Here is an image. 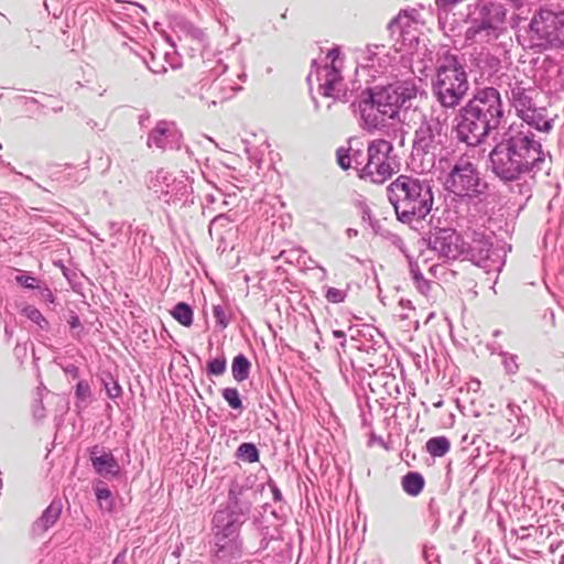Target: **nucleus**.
I'll use <instances>...</instances> for the list:
<instances>
[{
  "label": "nucleus",
  "instance_id": "6e6552de",
  "mask_svg": "<svg viewBox=\"0 0 564 564\" xmlns=\"http://www.w3.org/2000/svg\"><path fill=\"white\" fill-rule=\"evenodd\" d=\"M447 120V112L436 107L422 117L412 141L413 158L426 159L433 165L436 154L444 149L448 139Z\"/></svg>",
  "mask_w": 564,
  "mask_h": 564
},
{
  "label": "nucleus",
  "instance_id": "f8f14e48",
  "mask_svg": "<svg viewBox=\"0 0 564 564\" xmlns=\"http://www.w3.org/2000/svg\"><path fill=\"white\" fill-rule=\"evenodd\" d=\"M110 14L115 28L129 39L148 29L147 10L137 2L117 0L110 7Z\"/></svg>",
  "mask_w": 564,
  "mask_h": 564
},
{
  "label": "nucleus",
  "instance_id": "c03bdc74",
  "mask_svg": "<svg viewBox=\"0 0 564 564\" xmlns=\"http://www.w3.org/2000/svg\"><path fill=\"white\" fill-rule=\"evenodd\" d=\"M39 297L50 304H53L55 302V296L52 292V290L45 285L40 283V288H36Z\"/></svg>",
  "mask_w": 564,
  "mask_h": 564
},
{
  "label": "nucleus",
  "instance_id": "aec40b11",
  "mask_svg": "<svg viewBox=\"0 0 564 564\" xmlns=\"http://www.w3.org/2000/svg\"><path fill=\"white\" fill-rule=\"evenodd\" d=\"M97 449L98 446H94L90 449V462L95 471L104 478L118 476L120 474V466L113 455L111 453H104L98 456Z\"/></svg>",
  "mask_w": 564,
  "mask_h": 564
},
{
  "label": "nucleus",
  "instance_id": "cd10ccee",
  "mask_svg": "<svg viewBox=\"0 0 564 564\" xmlns=\"http://www.w3.org/2000/svg\"><path fill=\"white\" fill-rule=\"evenodd\" d=\"M425 448L432 457H443L449 452L451 442L446 436H435L426 442Z\"/></svg>",
  "mask_w": 564,
  "mask_h": 564
},
{
  "label": "nucleus",
  "instance_id": "3c124183",
  "mask_svg": "<svg viewBox=\"0 0 564 564\" xmlns=\"http://www.w3.org/2000/svg\"><path fill=\"white\" fill-rule=\"evenodd\" d=\"M68 324H69V327L72 329H76V328H80L82 327L80 319H79V317L76 314H72L70 315V317L68 319Z\"/></svg>",
  "mask_w": 564,
  "mask_h": 564
},
{
  "label": "nucleus",
  "instance_id": "8fccbe9b",
  "mask_svg": "<svg viewBox=\"0 0 564 564\" xmlns=\"http://www.w3.org/2000/svg\"><path fill=\"white\" fill-rule=\"evenodd\" d=\"M33 415L36 420H41L45 416V410L42 401H39L33 408Z\"/></svg>",
  "mask_w": 564,
  "mask_h": 564
},
{
  "label": "nucleus",
  "instance_id": "dca6fc26",
  "mask_svg": "<svg viewBox=\"0 0 564 564\" xmlns=\"http://www.w3.org/2000/svg\"><path fill=\"white\" fill-rule=\"evenodd\" d=\"M257 491L247 482L232 481L228 492L227 508L223 510L228 516L242 522L250 513Z\"/></svg>",
  "mask_w": 564,
  "mask_h": 564
},
{
  "label": "nucleus",
  "instance_id": "09e8293b",
  "mask_svg": "<svg viewBox=\"0 0 564 564\" xmlns=\"http://www.w3.org/2000/svg\"><path fill=\"white\" fill-rule=\"evenodd\" d=\"M271 491H272V496H273V500L279 502L282 500V492L281 490L278 488V486L275 485V482L273 480H269L268 482Z\"/></svg>",
  "mask_w": 564,
  "mask_h": 564
},
{
  "label": "nucleus",
  "instance_id": "423d86ee",
  "mask_svg": "<svg viewBox=\"0 0 564 564\" xmlns=\"http://www.w3.org/2000/svg\"><path fill=\"white\" fill-rule=\"evenodd\" d=\"M469 89L467 73L457 56L445 54L436 67L432 82V95L440 105L438 109L447 111L456 109Z\"/></svg>",
  "mask_w": 564,
  "mask_h": 564
},
{
  "label": "nucleus",
  "instance_id": "f3484780",
  "mask_svg": "<svg viewBox=\"0 0 564 564\" xmlns=\"http://www.w3.org/2000/svg\"><path fill=\"white\" fill-rule=\"evenodd\" d=\"M182 133L172 121L161 120L149 132L147 144L162 151L178 150L182 143Z\"/></svg>",
  "mask_w": 564,
  "mask_h": 564
},
{
  "label": "nucleus",
  "instance_id": "0eeeda50",
  "mask_svg": "<svg viewBox=\"0 0 564 564\" xmlns=\"http://www.w3.org/2000/svg\"><path fill=\"white\" fill-rule=\"evenodd\" d=\"M518 40L522 46L536 52L564 46V13L538 10Z\"/></svg>",
  "mask_w": 564,
  "mask_h": 564
},
{
  "label": "nucleus",
  "instance_id": "39448f33",
  "mask_svg": "<svg viewBox=\"0 0 564 564\" xmlns=\"http://www.w3.org/2000/svg\"><path fill=\"white\" fill-rule=\"evenodd\" d=\"M465 40L480 46H496L508 33L507 9L498 0H477L466 20Z\"/></svg>",
  "mask_w": 564,
  "mask_h": 564
},
{
  "label": "nucleus",
  "instance_id": "603ef678",
  "mask_svg": "<svg viewBox=\"0 0 564 564\" xmlns=\"http://www.w3.org/2000/svg\"><path fill=\"white\" fill-rule=\"evenodd\" d=\"M333 336L340 341V346L345 348L346 346V334L343 330L335 329L333 330Z\"/></svg>",
  "mask_w": 564,
  "mask_h": 564
},
{
  "label": "nucleus",
  "instance_id": "5701e85b",
  "mask_svg": "<svg viewBox=\"0 0 564 564\" xmlns=\"http://www.w3.org/2000/svg\"><path fill=\"white\" fill-rule=\"evenodd\" d=\"M361 58L365 62V66H378L379 68H386L391 61L389 54L386 53V46L378 44L368 45L366 50L362 52Z\"/></svg>",
  "mask_w": 564,
  "mask_h": 564
},
{
  "label": "nucleus",
  "instance_id": "1a4fd4ad",
  "mask_svg": "<svg viewBox=\"0 0 564 564\" xmlns=\"http://www.w3.org/2000/svg\"><path fill=\"white\" fill-rule=\"evenodd\" d=\"M448 169L443 177V185L448 193L462 198H478L485 194L487 184L481 181L469 158H458Z\"/></svg>",
  "mask_w": 564,
  "mask_h": 564
},
{
  "label": "nucleus",
  "instance_id": "338daca9",
  "mask_svg": "<svg viewBox=\"0 0 564 564\" xmlns=\"http://www.w3.org/2000/svg\"><path fill=\"white\" fill-rule=\"evenodd\" d=\"M245 77H246V74H242V75L240 76V79H245Z\"/></svg>",
  "mask_w": 564,
  "mask_h": 564
},
{
  "label": "nucleus",
  "instance_id": "6ab92c4d",
  "mask_svg": "<svg viewBox=\"0 0 564 564\" xmlns=\"http://www.w3.org/2000/svg\"><path fill=\"white\" fill-rule=\"evenodd\" d=\"M213 522L215 528V545L218 552H224L229 543L237 539L243 522L220 510L215 513Z\"/></svg>",
  "mask_w": 564,
  "mask_h": 564
},
{
  "label": "nucleus",
  "instance_id": "79ce46f5",
  "mask_svg": "<svg viewBox=\"0 0 564 564\" xmlns=\"http://www.w3.org/2000/svg\"><path fill=\"white\" fill-rule=\"evenodd\" d=\"M76 399L80 402L87 401L91 395V389L87 381L79 380L75 389Z\"/></svg>",
  "mask_w": 564,
  "mask_h": 564
},
{
  "label": "nucleus",
  "instance_id": "393cba45",
  "mask_svg": "<svg viewBox=\"0 0 564 564\" xmlns=\"http://www.w3.org/2000/svg\"><path fill=\"white\" fill-rule=\"evenodd\" d=\"M424 485L425 481L423 476L416 471H410L402 478L403 490L412 497L420 495L424 488Z\"/></svg>",
  "mask_w": 564,
  "mask_h": 564
},
{
  "label": "nucleus",
  "instance_id": "ddd939ff",
  "mask_svg": "<svg viewBox=\"0 0 564 564\" xmlns=\"http://www.w3.org/2000/svg\"><path fill=\"white\" fill-rule=\"evenodd\" d=\"M149 187L156 194L158 198L166 204L185 200L192 194V186L184 176L176 178L164 170H159L155 173Z\"/></svg>",
  "mask_w": 564,
  "mask_h": 564
},
{
  "label": "nucleus",
  "instance_id": "4d7b16f0",
  "mask_svg": "<svg viewBox=\"0 0 564 564\" xmlns=\"http://www.w3.org/2000/svg\"><path fill=\"white\" fill-rule=\"evenodd\" d=\"M240 89H241V87H234V86H230V87H229V91H228V93H226V94L223 96V98H224V99H226V98H230V97H232V95L235 94V91L240 90Z\"/></svg>",
  "mask_w": 564,
  "mask_h": 564
},
{
  "label": "nucleus",
  "instance_id": "052dcab7",
  "mask_svg": "<svg viewBox=\"0 0 564 564\" xmlns=\"http://www.w3.org/2000/svg\"><path fill=\"white\" fill-rule=\"evenodd\" d=\"M431 65H427V64H424L423 68L422 69H419L422 74L424 73L425 69L430 68Z\"/></svg>",
  "mask_w": 564,
  "mask_h": 564
},
{
  "label": "nucleus",
  "instance_id": "a211bd4d",
  "mask_svg": "<svg viewBox=\"0 0 564 564\" xmlns=\"http://www.w3.org/2000/svg\"><path fill=\"white\" fill-rule=\"evenodd\" d=\"M462 260H468L478 267L487 268L492 251L491 237L485 232L474 231L469 241L464 240Z\"/></svg>",
  "mask_w": 564,
  "mask_h": 564
},
{
  "label": "nucleus",
  "instance_id": "a18cd8bd",
  "mask_svg": "<svg viewBox=\"0 0 564 564\" xmlns=\"http://www.w3.org/2000/svg\"><path fill=\"white\" fill-rule=\"evenodd\" d=\"M213 314L216 318L217 324H219L223 328L227 327L229 324V319L227 318L226 311L223 306L216 305L213 307Z\"/></svg>",
  "mask_w": 564,
  "mask_h": 564
},
{
  "label": "nucleus",
  "instance_id": "2eb2a0df",
  "mask_svg": "<svg viewBox=\"0 0 564 564\" xmlns=\"http://www.w3.org/2000/svg\"><path fill=\"white\" fill-rule=\"evenodd\" d=\"M429 246L443 262L460 259L464 254V239L453 228H436L430 235Z\"/></svg>",
  "mask_w": 564,
  "mask_h": 564
},
{
  "label": "nucleus",
  "instance_id": "7c9ffc66",
  "mask_svg": "<svg viewBox=\"0 0 564 564\" xmlns=\"http://www.w3.org/2000/svg\"><path fill=\"white\" fill-rule=\"evenodd\" d=\"M337 161L341 169L347 170L351 165V161L355 162L356 169H359L364 164L365 158L361 152L355 151L351 155H349L347 152H344V150L337 151Z\"/></svg>",
  "mask_w": 564,
  "mask_h": 564
},
{
  "label": "nucleus",
  "instance_id": "f03ea898",
  "mask_svg": "<svg viewBox=\"0 0 564 564\" xmlns=\"http://www.w3.org/2000/svg\"><path fill=\"white\" fill-rule=\"evenodd\" d=\"M417 91L413 79L397 80L367 88L351 107L359 115L364 129L369 132L381 131L389 120L402 121L401 115L412 108Z\"/></svg>",
  "mask_w": 564,
  "mask_h": 564
},
{
  "label": "nucleus",
  "instance_id": "c756f323",
  "mask_svg": "<svg viewBox=\"0 0 564 564\" xmlns=\"http://www.w3.org/2000/svg\"><path fill=\"white\" fill-rule=\"evenodd\" d=\"M172 316L180 324L186 327L191 326L193 323V310L188 304L184 302H180L174 306L172 311Z\"/></svg>",
  "mask_w": 564,
  "mask_h": 564
},
{
  "label": "nucleus",
  "instance_id": "e433bc0d",
  "mask_svg": "<svg viewBox=\"0 0 564 564\" xmlns=\"http://www.w3.org/2000/svg\"><path fill=\"white\" fill-rule=\"evenodd\" d=\"M223 398L226 400L228 405L234 410H241L242 402L240 399L239 391L236 388H225L221 391Z\"/></svg>",
  "mask_w": 564,
  "mask_h": 564
},
{
  "label": "nucleus",
  "instance_id": "473e14b6",
  "mask_svg": "<svg viewBox=\"0 0 564 564\" xmlns=\"http://www.w3.org/2000/svg\"><path fill=\"white\" fill-rule=\"evenodd\" d=\"M22 314L29 318L31 322L36 324L42 330L48 329V321L43 316V314L34 306L28 305L22 310Z\"/></svg>",
  "mask_w": 564,
  "mask_h": 564
},
{
  "label": "nucleus",
  "instance_id": "864d4df0",
  "mask_svg": "<svg viewBox=\"0 0 564 564\" xmlns=\"http://www.w3.org/2000/svg\"><path fill=\"white\" fill-rule=\"evenodd\" d=\"M111 564H127V551L123 550L122 552L117 554Z\"/></svg>",
  "mask_w": 564,
  "mask_h": 564
},
{
  "label": "nucleus",
  "instance_id": "ea45409f",
  "mask_svg": "<svg viewBox=\"0 0 564 564\" xmlns=\"http://www.w3.org/2000/svg\"><path fill=\"white\" fill-rule=\"evenodd\" d=\"M15 281L18 284L25 289L36 290V288H40L41 281L31 275L29 272H21L19 275L15 276Z\"/></svg>",
  "mask_w": 564,
  "mask_h": 564
},
{
  "label": "nucleus",
  "instance_id": "5fc2aeb1",
  "mask_svg": "<svg viewBox=\"0 0 564 564\" xmlns=\"http://www.w3.org/2000/svg\"><path fill=\"white\" fill-rule=\"evenodd\" d=\"M86 124H87L90 129H93V130L97 129V130H99V131H102V130L105 129V127H106V124H105V123H99V122H97V121H95V120H93V119L87 120Z\"/></svg>",
  "mask_w": 564,
  "mask_h": 564
},
{
  "label": "nucleus",
  "instance_id": "72a5a7b5",
  "mask_svg": "<svg viewBox=\"0 0 564 564\" xmlns=\"http://www.w3.org/2000/svg\"><path fill=\"white\" fill-rule=\"evenodd\" d=\"M492 352H497L498 355H500L502 357V365H503L507 373L514 375L518 371L519 366L517 362V359H518L517 355H512V354L502 351L500 349V347H492Z\"/></svg>",
  "mask_w": 564,
  "mask_h": 564
},
{
  "label": "nucleus",
  "instance_id": "bf43d9fd",
  "mask_svg": "<svg viewBox=\"0 0 564 564\" xmlns=\"http://www.w3.org/2000/svg\"><path fill=\"white\" fill-rule=\"evenodd\" d=\"M149 68H150V70H151L152 73H155V74H160V73H163V72H165V70H166V68H165V67H162L161 69H155V68H152V67H149Z\"/></svg>",
  "mask_w": 564,
  "mask_h": 564
},
{
  "label": "nucleus",
  "instance_id": "6e6d98bb",
  "mask_svg": "<svg viewBox=\"0 0 564 564\" xmlns=\"http://www.w3.org/2000/svg\"><path fill=\"white\" fill-rule=\"evenodd\" d=\"M308 260H310V263H312V264L314 265V268L318 269V270L323 273V275H324V276L327 274V271H326V269H325L323 265L318 264V263H317L314 259H312V258H310Z\"/></svg>",
  "mask_w": 564,
  "mask_h": 564
},
{
  "label": "nucleus",
  "instance_id": "58836bf2",
  "mask_svg": "<svg viewBox=\"0 0 564 564\" xmlns=\"http://www.w3.org/2000/svg\"><path fill=\"white\" fill-rule=\"evenodd\" d=\"M327 302L333 304L343 303L347 297V290H340L337 288L328 286L324 294Z\"/></svg>",
  "mask_w": 564,
  "mask_h": 564
},
{
  "label": "nucleus",
  "instance_id": "4c0bfd02",
  "mask_svg": "<svg viewBox=\"0 0 564 564\" xmlns=\"http://www.w3.org/2000/svg\"><path fill=\"white\" fill-rule=\"evenodd\" d=\"M227 368V360L224 355L214 358L207 364V373L210 376H221L225 373Z\"/></svg>",
  "mask_w": 564,
  "mask_h": 564
},
{
  "label": "nucleus",
  "instance_id": "4468645a",
  "mask_svg": "<svg viewBox=\"0 0 564 564\" xmlns=\"http://www.w3.org/2000/svg\"><path fill=\"white\" fill-rule=\"evenodd\" d=\"M499 86H507L505 93L520 117L529 111V107L534 104L533 96L536 94L529 79L520 78L514 74H502L499 77Z\"/></svg>",
  "mask_w": 564,
  "mask_h": 564
},
{
  "label": "nucleus",
  "instance_id": "f257e3e1",
  "mask_svg": "<svg viewBox=\"0 0 564 564\" xmlns=\"http://www.w3.org/2000/svg\"><path fill=\"white\" fill-rule=\"evenodd\" d=\"M520 118L524 123L510 124L489 153L492 172L505 182L535 174L545 161L542 144L530 128L549 132L553 120L547 118L544 107H535L534 104Z\"/></svg>",
  "mask_w": 564,
  "mask_h": 564
},
{
  "label": "nucleus",
  "instance_id": "4be33fe9",
  "mask_svg": "<svg viewBox=\"0 0 564 564\" xmlns=\"http://www.w3.org/2000/svg\"><path fill=\"white\" fill-rule=\"evenodd\" d=\"M62 508L63 506L61 500L54 499L42 512L41 517L33 523V533L40 535L52 528L59 519Z\"/></svg>",
  "mask_w": 564,
  "mask_h": 564
},
{
  "label": "nucleus",
  "instance_id": "7ed1b4c3",
  "mask_svg": "<svg viewBox=\"0 0 564 564\" xmlns=\"http://www.w3.org/2000/svg\"><path fill=\"white\" fill-rule=\"evenodd\" d=\"M503 117L499 90L495 87L478 88L458 111L457 138L468 145H477L498 129Z\"/></svg>",
  "mask_w": 564,
  "mask_h": 564
},
{
  "label": "nucleus",
  "instance_id": "e2e57ef3",
  "mask_svg": "<svg viewBox=\"0 0 564 564\" xmlns=\"http://www.w3.org/2000/svg\"><path fill=\"white\" fill-rule=\"evenodd\" d=\"M226 68H227V66H226V65L221 66V73H223V72H225V70H226Z\"/></svg>",
  "mask_w": 564,
  "mask_h": 564
},
{
  "label": "nucleus",
  "instance_id": "13d9d810",
  "mask_svg": "<svg viewBox=\"0 0 564 564\" xmlns=\"http://www.w3.org/2000/svg\"><path fill=\"white\" fill-rule=\"evenodd\" d=\"M346 235H347L348 238L356 237L358 235V230L357 229H352V228H348L347 231H346Z\"/></svg>",
  "mask_w": 564,
  "mask_h": 564
},
{
  "label": "nucleus",
  "instance_id": "680f3d73",
  "mask_svg": "<svg viewBox=\"0 0 564 564\" xmlns=\"http://www.w3.org/2000/svg\"><path fill=\"white\" fill-rule=\"evenodd\" d=\"M499 335H500V330H495V332H494V336H496V337H497V336H499Z\"/></svg>",
  "mask_w": 564,
  "mask_h": 564
},
{
  "label": "nucleus",
  "instance_id": "c85d7f7f",
  "mask_svg": "<svg viewBox=\"0 0 564 564\" xmlns=\"http://www.w3.org/2000/svg\"><path fill=\"white\" fill-rule=\"evenodd\" d=\"M412 22L413 19L408 14L406 11H404L389 22L388 29L392 34L399 32L400 36L405 39V34L409 33V29L411 28Z\"/></svg>",
  "mask_w": 564,
  "mask_h": 564
},
{
  "label": "nucleus",
  "instance_id": "bb28decb",
  "mask_svg": "<svg viewBox=\"0 0 564 564\" xmlns=\"http://www.w3.org/2000/svg\"><path fill=\"white\" fill-rule=\"evenodd\" d=\"M250 369L251 362L243 354H239L234 358L231 365V372L236 381L242 382L246 379H248Z\"/></svg>",
  "mask_w": 564,
  "mask_h": 564
},
{
  "label": "nucleus",
  "instance_id": "0e129e2a",
  "mask_svg": "<svg viewBox=\"0 0 564 564\" xmlns=\"http://www.w3.org/2000/svg\"><path fill=\"white\" fill-rule=\"evenodd\" d=\"M207 197H209V198H210V202H214V198H213V197H214V195H208Z\"/></svg>",
  "mask_w": 564,
  "mask_h": 564
},
{
  "label": "nucleus",
  "instance_id": "69168bd1",
  "mask_svg": "<svg viewBox=\"0 0 564 564\" xmlns=\"http://www.w3.org/2000/svg\"><path fill=\"white\" fill-rule=\"evenodd\" d=\"M207 197H209V198H210V202H214V198H213V197H214V195H208Z\"/></svg>",
  "mask_w": 564,
  "mask_h": 564
},
{
  "label": "nucleus",
  "instance_id": "20e7f679",
  "mask_svg": "<svg viewBox=\"0 0 564 564\" xmlns=\"http://www.w3.org/2000/svg\"><path fill=\"white\" fill-rule=\"evenodd\" d=\"M388 199L397 218L403 224L424 219L433 205V193L429 182L410 175H399L387 187Z\"/></svg>",
  "mask_w": 564,
  "mask_h": 564
},
{
  "label": "nucleus",
  "instance_id": "c9c22d12",
  "mask_svg": "<svg viewBox=\"0 0 564 564\" xmlns=\"http://www.w3.org/2000/svg\"><path fill=\"white\" fill-rule=\"evenodd\" d=\"M96 498L99 502V506L102 510L111 511L113 507L112 494L107 487L95 488Z\"/></svg>",
  "mask_w": 564,
  "mask_h": 564
},
{
  "label": "nucleus",
  "instance_id": "de8ad7c7",
  "mask_svg": "<svg viewBox=\"0 0 564 564\" xmlns=\"http://www.w3.org/2000/svg\"><path fill=\"white\" fill-rule=\"evenodd\" d=\"M64 372L69 376L72 379L79 378V369L77 366L69 364L63 367Z\"/></svg>",
  "mask_w": 564,
  "mask_h": 564
},
{
  "label": "nucleus",
  "instance_id": "37998d69",
  "mask_svg": "<svg viewBox=\"0 0 564 564\" xmlns=\"http://www.w3.org/2000/svg\"><path fill=\"white\" fill-rule=\"evenodd\" d=\"M422 555L427 564H438V554L435 552V547L432 545H424Z\"/></svg>",
  "mask_w": 564,
  "mask_h": 564
},
{
  "label": "nucleus",
  "instance_id": "9d476101",
  "mask_svg": "<svg viewBox=\"0 0 564 564\" xmlns=\"http://www.w3.org/2000/svg\"><path fill=\"white\" fill-rule=\"evenodd\" d=\"M393 145L384 139L369 142L367 158L360 169V177L376 184H382L398 170L395 156L392 155Z\"/></svg>",
  "mask_w": 564,
  "mask_h": 564
},
{
  "label": "nucleus",
  "instance_id": "f704fd0d",
  "mask_svg": "<svg viewBox=\"0 0 564 564\" xmlns=\"http://www.w3.org/2000/svg\"><path fill=\"white\" fill-rule=\"evenodd\" d=\"M410 272L416 289L422 294L426 295L430 291L431 285L430 282L426 279H424L419 265L410 263Z\"/></svg>",
  "mask_w": 564,
  "mask_h": 564
},
{
  "label": "nucleus",
  "instance_id": "49530a36",
  "mask_svg": "<svg viewBox=\"0 0 564 564\" xmlns=\"http://www.w3.org/2000/svg\"><path fill=\"white\" fill-rule=\"evenodd\" d=\"M105 390H106L107 395L112 400L118 399L122 391L121 387L119 386V383L117 381H112L111 384L108 382H105Z\"/></svg>",
  "mask_w": 564,
  "mask_h": 564
},
{
  "label": "nucleus",
  "instance_id": "2f4dec72",
  "mask_svg": "<svg viewBox=\"0 0 564 564\" xmlns=\"http://www.w3.org/2000/svg\"><path fill=\"white\" fill-rule=\"evenodd\" d=\"M236 457L247 463H256L259 460V451L253 443H242L237 448Z\"/></svg>",
  "mask_w": 564,
  "mask_h": 564
},
{
  "label": "nucleus",
  "instance_id": "a19ab883",
  "mask_svg": "<svg viewBox=\"0 0 564 564\" xmlns=\"http://www.w3.org/2000/svg\"><path fill=\"white\" fill-rule=\"evenodd\" d=\"M305 253V250L301 247L292 248L290 250H282L279 258H282L288 263L299 262L301 257Z\"/></svg>",
  "mask_w": 564,
  "mask_h": 564
},
{
  "label": "nucleus",
  "instance_id": "9b49d317",
  "mask_svg": "<svg viewBox=\"0 0 564 564\" xmlns=\"http://www.w3.org/2000/svg\"><path fill=\"white\" fill-rule=\"evenodd\" d=\"M340 55L338 47H334L328 51L326 58L330 61V64L324 66H317L316 62H313L312 69L307 75V82L312 84L313 78H316L319 90L326 97H333L340 101H348L347 91L341 89L343 78L340 72L336 65V62Z\"/></svg>",
  "mask_w": 564,
  "mask_h": 564
},
{
  "label": "nucleus",
  "instance_id": "a878e982",
  "mask_svg": "<svg viewBox=\"0 0 564 564\" xmlns=\"http://www.w3.org/2000/svg\"><path fill=\"white\" fill-rule=\"evenodd\" d=\"M235 221V217L229 214H219L213 218L209 224V234L216 235L217 239L223 240L224 234L227 229H230V225Z\"/></svg>",
  "mask_w": 564,
  "mask_h": 564
},
{
  "label": "nucleus",
  "instance_id": "412c9836",
  "mask_svg": "<svg viewBox=\"0 0 564 564\" xmlns=\"http://www.w3.org/2000/svg\"><path fill=\"white\" fill-rule=\"evenodd\" d=\"M540 82L549 89L557 91L564 87L561 79L562 67L552 58H544L539 69Z\"/></svg>",
  "mask_w": 564,
  "mask_h": 564
},
{
  "label": "nucleus",
  "instance_id": "b1692460",
  "mask_svg": "<svg viewBox=\"0 0 564 564\" xmlns=\"http://www.w3.org/2000/svg\"><path fill=\"white\" fill-rule=\"evenodd\" d=\"M475 62L476 66L489 76L496 74L501 67L500 58L485 48L475 57Z\"/></svg>",
  "mask_w": 564,
  "mask_h": 564
}]
</instances>
